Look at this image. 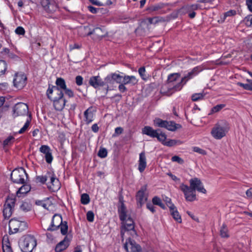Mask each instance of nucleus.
Returning <instances> with one entry per match:
<instances>
[{"mask_svg":"<svg viewBox=\"0 0 252 252\" xmlns=\"http://www.w3.org/2000/svg\"><path fill=\"white\" fill-rule=\"evenodd\" d=\"M180 189L183 192L186 200L192 202L196 199L195 190L205 194L206 190L204 188L201 180L197 178H193L189 180V186L181 184Z\"/></svg>","mask_w":252,"mask_h":252,"instance_id":"obj_1","label":"nucleus"},{"mask_svg":"<svg viewBox=\"0 0 252 252\" xmlns=\"http://www.w3.org/2000/svg\"><path fill=\"white\" fill-rule=\"evenodd\" d=\"M184 85L179 73L170 74L168 76L167 82L162 86L160 93L163 95L170 96L175 92L180 91Z\"/></svg>","mask_w":252,"mask_h":252,"instance_id":"obj_2","label":"nucleus"},{"mask_svg":"<svg viewBox=\"0 0 252 252\" xmlns=\"http://www.w3.org/2000/svg\"><path fill=\"white\" fill-rule=\"evenodd\" d=\"M118 212L120 220L122 221V228L121 235L123 238L125 232L127 231H132V233L136 235V232L134 230V224L133 219L131 218L128 213L126 207L123 203H121L120 207L118 209Z\"/></svg>","mask_w":252,"mask_h":252,"instance_id":"obj_3","label":"nucleus"},{"mask_svg":"<svg viewBox=\"0 0 252 252\" xmlns=\"http://www.w3.org/2000/svg\"><path fill=\"white\" fill-rule=\"evenodd\" d=\"M229 129V124L225 121H220L212 128L211 134L216 139H220L225 136Z\"/></svg>","mask_w":252,"mask_h":252,"instance_id":"obj_4","label":"nucleus"},{"mask_svg":"<svg viewBox=\"0 0 252 252\" xmlns=\"http://www.w3.org/2000/svg\"><path fill=\"white\" fill-rule=\"evenodd\" d=\"M36 246V241L32 235H27L19 242V246L23 252H32Z\"/></svg>","mask_w":252,"mask_h":252,"instance_id":"obj_5","label":"nucleus"},{"mask_svg":"<svg viewBox=\"0 0 252 252\" xmlns=\"http://www.w3.org/2000/svg\"><path fill=\"white\" fill-rule=\"evenodd\" d=\"M28 175L23 168L16 169L11 173V179L13 182L17 184H25Z\"/></svg>","mask_w":252,"mask_h":252,"instance_id":"obj_6","label":"nucleus"},{"mask_svg":"<svg viewBox=\"0 0 252 252\" xmlns=\"http://www.w3.org/2000/svg\"><path fill=\"white\" fill-rule=\"evenodd\" d=\"M15 204V199L8 197L3 206V213L5 218L8 219L12 215Z\"/></svg>","mask_w":252,"mask_h":252,"instance_id":"obj_7","label":"nucleus"},{"mask_svg":"<svg viewBox=\"0 0 252 252\" xmlns=\"http://www.w3.org/2000/svg\"><path fill=\"white\" fill-rule=\"evenodd\" d=\"M27 227L26 222L12 219L9 222V233H16L19 229L22 230Z\"/></svg>","mask_w":252,"mask_h":252,"instance_id":"obj_8","label":"nucleus"},{"mask_svg":"<svg viewBox=\"0 0 252 252\" xmlns=\"http://www.w3.org/2000/svg\"><path fill=\"white\" fill-rule=\"evenodd\" d=\"M49 178V182L47 183V187L49 190L52 191H56L61 188V183L56 177V176L52 173H50Z\"/></svg>","mask_w":252,"mask_h":252,"instance_id":"obj_9","label":"nucleus"},{"mask_svg":"<svg viewBox=\"0 0 252 252\" xmlns=\"http://www.w3.org/2000/svg\"><path fill=\"white\" fill-rule=\"evenodd\" d=\"M46 94L48 97L52 100H54L63 97V92L53 86L51 87H49L47 90Z\"/></svg>","mask_w":252,"mask_h":252,"instance_id":"obj_10","label":"nucleus"},{"mask_svg":"<svg viewBox=\"0 0 252 252\" xmlns=\"http://www.w3.org/2000/svg\"><path fill=\"white\" fill-rule=\"evenodd\" d=\"M147 186L146 185L143 186L137 192L136 195V199L137 201V205L139 207H141L147 200V194L146 193Z\"/></svg>","mask_w":252,"mask_h":252,"instance_id":"obj_11","label":"nucleus"},{"mask_svg":"<svg viewBox=\"0 0 252 252\" xmlns=\"http://www.w3.org/2000/svg\"><path fill=\"white\" fill-rule=\"evenodd\" d=\"M126 252H143L141 247L131 239H128L124 244Z\"/></svg>","mask_w":252,"mask_h":252,"instance_id":"obj_12","label":"nucleus"},{"mask_svg":"<svg viewBox=\"0 0 252 252\" xmlns=\"http://www.w3.org/2000/svg\"><path fill=\"white\" fill-rule=\"evenodd\" d=\"M26 81L27 77L24 73H16L13 80L14 85L16 88L21 89L26 85Z\"/></svg>","mask_w":252,"mask_h":252,"instance_id":"obj_13","label":"nucleus"},{"mask_svg":"<svg viewBox=\"0 0 252 252\" xmlns=\"http://www.w3.org/2000/svg\"><path fill=\"white\" fill-rule=\"evenodd\" d=\"M63 222L62 217L60 215L55 214L53 216L50 225L47 228L48 231L57 230Z\"/></svg>","mask_w":252,"mask_h":252,"instance_id":"obj_14","label":"nucleus"},{"mask_svg":"<svg viewBox=\"0 0 252 252\" xmlns=\"http://www.w3.org/2000/svg\"><path fill=\"white\" fill-rule=\"evenodd\" d=\"M164 4L161 3L151 5L147 7L146 11L151 15L163 14L164 12L161 10V9L164 8Z\"/></svg>","mask_w":252,"mask_h":252,"instance_id":"obj_15","label":"nucleus"},{"mask_svg":"<svg viewBox=\"0 0 252 252\" xmlns=\"http://www.w3.org/2000/svg\"><path fill=\"white\" fill-rule=\"evenodd\" d=\"M14 112L17 116L26 115L29 113L28 106L25 103H18L14 107Z\"/></svg>","mask_w":252,"mask_h":252,"instance_id":"obj_16","label":"nucleus"},{"mask_svg":"<svg viewBox=\"0 0 252 252\" xmlns=\"http://www.w3.org/2000/svg\"><path fill=\"white\" fill-rule=\"evenodd\" d=\"M39 151L44 155V158L47 163L50 164L52 162L53 157L52 151L48 146L42 145L39 148Z\"/></svg>","mask_w":252,"mask_h":252,"instance_id":"obj_17","label":"nucleus"},{"mask_svg":"<svg viewBox=\"0 0 252 252\" xmlns=\"http://www.w3.org/2000/svg\"><path fill=\"white\" fill-rule=\"evenodd\" d=\"M202 70L200 66H196L194 67L191 71L189 72L185 76L182 78L184 85L190 79L198 74L199 72Z\"/></svg>","mask_w":252,"mask_h":252,"instance_id":"obj_18","label":"nucleus"},{"mask_svg":"<svg viewBox=\"0 0 252 252\" xmlns=\"http://www.w3.org/2000/svg\"><path fill=\"white\" fill-rule=\"evenodd\" d=\"M89 83L91 86H93L94 88L102 87L105 85L104 82L102 80L99 76H94L91 77L90 78Z\"/></svg>","mask_w":252,"mask_h":252,"instance_id":"obj_19","label":"nucleus"},{"mask_svg":"<svg viewBox=\"0 0 252 252\" xmlns=\"http://www.w3.org/2000/svg\"><path fill=\"white\" fill-rule=\"evenodd\" d=\"M138 79L135 76L125 75L123 77V82L126 85L134 86L138 83Z\"/></svg>","mask_w":252,"mask_h":252,"instance_id":"obj_20","label":"nucleus"},{"mask_svg":"<svg viewBox=\"0 0 252 252\" xmlns=\"http://www.w3.org/2000/svg\"><path fill=\"white\" fill-rule=\"evenodd\" d=\"M69 240L65 237L64 239L59 243L55 247L56 252H62L65 250L69 246Z\"/></svg>","mask_w":252,"mask_h":252,"instance_id":"obj_21","label":"nucleus"},{"mask_svg":"<svg viewBox=\"0 0 252 252\" xmlns=\"http://www.w3.org/2000/svg\"><path fill=\"white\" fill-rule=\"evenodd\" d=\"M92 34H95L97 38H102L106 35L107 32L103 27H98L95 28L93 31L88 32L87 35H90Z\"/></svg>","mask_w":252,"mask_h":252,"instance_id":"obj_22","label":"nucleus"},{"mask_svg":"<svg viewBox=\"0 0 252 252\" xmlns=\"http://www.w3.org/2000/svg\"><path fill=\"white\" fill-rule=\"evenodd\" d=\"M147 165L146 158L144 152H142L139 155V159L138 163V170L142 173L145 170Z\"/></svg>","mask_w":252,"mask_h":252,"instance_id":"obj_23","label":"nucleus"},{"mask_svg":"<svg viewBox=\"0 0 252 252\" xmlns=\"http://www.w3.org/2000/svg\"><path fill=\"white\" fill-rule=\"evenodd\" d=\"M53 101L55 109L58 111L62 110L65 104V100L63 97L53 100Z\"/></svg>","mask_w":252,"mask_h":252,"instance_id":"obj_24","label":"nucleus"},{"mask_svg":"<svg viewBox=\"0 0 252 252\" xmlns=\"http://www.w3.org/2000/svg\"><path fill=\"white\" fill-rule=\"evenodd\" d=\"M85 121L87 124L93 122L94 118V113L93 108L89 107L84 112Z\"/></svg>","mask_w":252,"mask_h":252,"instance_id":"obj_25","label":"nucleus"},{"mask_svg":"<svg viewBox=\"0 0 252 252\" xmlns=\"http://www.w3.org/2000/svg\"><path fill=\"white\" fill-rule=\"evenodd\" d=\"M171 206V207H170V209H169L171 215L175 221L179 223H181L182 218L179 213L177 211L176 207L175 206Z\"/></svg>","mask_w":252,"mask_h":252,"instance_id":"obj_26","label":"nucleus"},{"mask_svg":"<svg viewBox=\"0 0 252 252\" xmlns=\"http://www.w3.org/2000/svg\"><path fill=\"white\" fill-rule=\"evenodd\" d=\"M159 129L154 130L152 127L149 126H145L142 129V133L143 134H146L148 136H151V137H156L157 136L156 134L158 131H159Z\"/></svg>","mask_w":252,"mask_h":252,"instance_id":"obj_27","label":"nucleus"},{"mask_svg":"<svg viewBox=\"0 0 252 252\" xmlns=\"http://www.w3.org/2000/svg\"><path fill=\"white\" fill-rule=\"evenodd\" d=\"M17 191L16 194L19 197H22V195L27 193L31 190V187L27 184H24Z\"/></svg>","mask_w":252,"mask_h":252,"instance_id":"obj_28","label":"nucleus"},{"mask_svg":"<svg viewBox=\"0 0 252 252\" xmlns=\"http://www.w3.org/2000/svg\"><path fill=\"white\" fill-rule=\"evenodd\" d=\"M56 86H53V87L57 88L59 90L62 91H64L66 89V85L65 80L62 78H57L56 81Z\"/></svg>","mask_w":252,"mask_h":252,"instance_id":"obj_29","label":"nucleus"},{"mask_svg":"<svg viewBox=\"0 0 252 252\" xmlns=\"http://www.w3.org/2000/svg\"><path fill=\"white\" fill-rule=\"evenodd\" d=\"M2 250L3 252H13L10 246L8 236L6 235L4 236L2 239Z\"/></svg>","mask_w":252,"mask_h":252,"instance_id":"obj_30","label":"nucleus"},{"mask_svg":"<svg viewBox=\"0 0 252 252\" xmlns=\"http://www.w3.org/2000/svg\"><path fill=\"white\" fill-rule=\"evenodd\" d=\"M123 77L124 76L114 73L107 76L105 79L108 80L111 78L112 80H114L116 83L120 84L123 82Z\"/></svg>","mask_w":252,"mask_h":252,"instance_id":"obj_31","label":"nucleus"},{"mask_svg":"<svg viewBox=\"0 0 252 252\" xmlns=\"http://www.w3.org/2000/svg\"><path fill=\"white\" fill-rule=\"evenodd\" d=\"M167 123L165 128L170 131H175L177 129L181 127L180 125L177 124L173 121H167Z\"/></svg>","mask_w":252,"mask_h":252,"instance_id":"obj_32","label":"nucleus"},{"mask_svg":"<svg viewBox=\"0 0 252 252\" xmlns=\"http://www.w3.org/2000/svg\"><path fill=\"white\" fill-rule=\"evenodd\" d=\"M58 9L56 3L54 1H51L45 10L48 12H54Z\"/></svg>","mask_w":252,"mask_h":252,"instance_id":"obj_33","label":"nucleus"},{"mask_svg":"<svg viewBox=\"0 0 252 252\" xmlns=\"http://www.w3.org/2000/svg\"><path fill=\"white\" fill-rule=\"evenodd\" d=\"M154 122L155 125L160 127L165 128L166 125L168 124L167 121L162 120L159 118L156 119Z\"/></svg>","mask_w":252,"mask_h":252,"instance_id":"obj_34","label":"nucleus"},{"mask_svg":"<svg viewBox=\"0 0 252 252\" xmlns=\"http://www.w3.org/2000/svg\"><path fill=\"white\" fill-rule=\"evenodd\" d=\"M7 69V63L3 60H0V76L3 75Z\"/></svg>","mask_w":252,"mask_h":252,"instance_id":"obj_35","label":"nucleus"},{"mask_svg":"<svg viewBox=\"0 0 252 252\" xmlns=\"http://www.w3.org/2000/svg\"><path fill=\"white\" fill-rule=\"evenodd\" d=\"M220 235L223 238H227L229 237L228 234V230L225 224H223L220 227Z\"/></svg>","mask_w":252,"mask_h":252,"instance_id":"obj_36","label":"nucleus"},{"mask_svg":"<svg viewBox=\"0 0 252 252\" xmlns=\"http://www.w3.org/2000/svg\"><path fill=\"white\" fill-rule=\"evenodd\" d=\"M152 201L154 205H158L163 209L165 208L164 205L162 203L161 199L159 197H154L153 198Z\"/></svg>","mask_w":252,"mask_h":252,"instance_id":"obj_37","label":"nucleus"},{"mask_svg":"<svg viewBox=\"0 0 252 252\" xmlns=\"http://www.w3.org/2000/svg\"><path fill=\"white\" fill-rule=\"evenodd\" d=\"M20 208L24 212H28L31 209V204L27 202H23L20 206Z\"/></svg>","mask_w":252,"mask_h":252,"instance_id":"obj_38","label":"nucleus"},{"mask_svg":"<svg viewBox=\"0 0 252 252\" xmlns=\"http://www.w3.org/2000/svg\"><path fill=\"white\" fill-rule=\"evenodd\" d=\"M159 131H158L156 137L157 138L158 140L161 142L162 144H164V142H166L165 140L166 139V135L164 133H159Z\"/></svg>","mask_w":252,"mask_h":252,"instance_id":"obj_39","label":"nucleus"},{"mask_svg":"<svg viewBox=\"0 0 252 252\" xmlns=\"http://www.w3.org/2000/svg\"><path fill=\"white\" fill-rule=\"evenodd\" d=\"M50 173H47L45 176H38L37 179L39 182L42 184H45L47 181H48Z\"/></svg>","mask_w":252,"mask_h":252,"instance_id":"obj_40","label":"nucleus"},{"mask_svg":"<svg viewBox=\"0 0 252 252\" xmlns=\"http://www.w3.org/2000/svg\"><path fill=\"white\" fill-rule=\"evenodd\" d=\"M61 227V232L63 235H65L67 233L68 226L66 221L63 222L60 226Z\"/></svg>","mask_w":252,"mask_h":252,"instance_id":"obj_41","label":"nucleus"},{"mask_svg":"<svg viewBox=\"0 0 252 252\" xmlns=\"http://www.w3.org/2000/svg\"><path fill=\"white\" fill-rule=\"evenodd\" d=\"M14 140V137H13L12 136H8L6 139H5L3 141V146H6L10 145L11 144H12L13 143Z\"/></svg>","mask_w":252,"mask_h":252,"instance_id":"obj_42","label":"nucleus"},{"mask_svg":"<svg viewBox=\"0 0 252 252\" xmlns=\"http://www.w3.org/2000/svg\"><path fill=\"white\" fill-rule=\"evenodd\" d=\"M81 201L83 204H87L90 202V197L89 195L84 193L81 195Z\"/></svg>","mask_w":252,"mask_h":252,"instance_id":"obj_43","label":"nucleus"},{"mask_svg":"<svg viewBox=\"0 0 252 252\" xmlns=\"http://www.w3.org/2000/svg\"><path fill=\"white\" fill-rule=\"evenodd\" d=\"M204 97V94L202 93L194 94L191 96V99L193 101H196L200 99H202Z\"/></svg>","mask_w":252,"mask_h":252,"instance_id":"obj_44","label":"nucleus"},{"mask_svg":"<svg viewBox=\"0 0 252 252\" xmlns=\"http://www.w3.org/2000/svg\"><path fill=\"white\" fill-rule=\"evenodd\" d=\"M30 123V120H28L24 126L19 130L18 133L20 134L24 133L29 127Z\"/></svg>","mask_w":252,"mask_h":252,"instance_id":"obj_45","label":"nucleus"},{"mask_svg":"<svg viewBox=\"0 0 252 252\" xmlns=\"http://www.w3.org/2000/svg\"><path fill=\"white\" fill-rule=\"evenodd\" d=\"M237 85L241 86L247 90L252 91V83L251 84H243L240 82H238Z\"/></svg>","mask_w":252,"mask_h":252,"instance_id":"obj_46","label":"nucleus"},{"mask_svg":"<svg viewBox=\"0 0 252 252\" xmlns=\"http://www.w3.org/2000/svg\"><path fill=\"white\" fill-rule=\"evenodd\" d=\"M225 107V104H220L217 105L212 108V113H216L220 111L221 109Z\"/></svg>","mask_w":252,"mask_h":252,"instance_id":"obj_47","label":"nucleus"},{"mask_svg":"<svg viewBox=\"0 0 252 252\" xmlns=\"http://www.w3.org/2000/svg\"><path fill=\"white\" fill-rule=\"evenodd\" d=\"M189 7V5H186L183 7L180 10V12L182 13H189L193 11V10Z\"/></svg>","mask_w":252,"mask_h":252,"instance_id":"obj_48","label":"nucleus"},{"mask_svg":"<svg viewBox=\"0 0 252 252\" xmlns=\"http://www.w3.org/2000/svg\"><path fill=\"white\" fill-rule=\"evenodd\" d=\"M178 142L181 143L180 141L174 139H171L168 141H166V142H164V145L167 146L171 147L176 145Z\"/></svg>","mask_w":252,"mask_h":252,"instance_id":"obj_49","label":"nucleus"},{"mask_svg":"<svg viewBox=\"0 0 252 252\" xmlns=\"http://www.w3.org/2000/svg\"><path fill=\"white\" fill-rule=\"evenodd\" d=\"M97 155L99 157L101 158H105L107 155V152L106 149H105V148L100 149L99 150Z\"/></svg>","mask_w":252,"mask_h":252,"instance_id":"obj_50","label":"nucleus"},{"mask_svg":"<svg viewBox=\"0 0 252 252\" xmlns=\"http://www.w3.org/2000/svg\"><path fill=\"white\" fill-rule=\"evenodd\" d=\"M138 73L142 79L146 80V76L145 75V68L144 67H141L138 69Z\"/></svg>","mask_w":252,"mask_h":252,"instance_id":"obj_51","label":"nucleus"},{"mask_svg":"<svg viewBox=\"0 0 252 252\" xmlns=\"http://www.w3.org/2000/svg\"><path fill=\"white\" fill-rule=\"evenodd\" d=\"M171 160L172 161L177 162L180 164H183L184 163V160L177 156L172 157Z\"/></svg>","mask_w":252,"mask_h":252,"instance_id":"obj_52","label":"nucleus"},{"mask_svg":"<svg viewBox=\"0 0 252 252\" xmlns=\"http://www.w3.org/2000/svg\"><path fill=\"white\" fill-rule=\"evenodd\" d=\"M245 23L246 25L250 27L252 26V15L248 16L245 18Z\"/></svg>","mask_w":252,"mask_h":252,"instance_id":"obj_53","label":"nucleus"},{"mask_svg":"<svg viewBox=\"0 0 252 252\" xmlns=\"http://www.w3.org/2000/svg\"><path fill=\"white\" fill-rule=\"evenodd\" d=\"M87 219L90 222H93L94 220V214L93 212L89 211L87 213Z\"/></svg>","mask_w":252,"mask_h":252,"instance_id":"obj_54","label":"nucleus"},{"mask_svg":"<svg viewBox=\"0 0 252 252\" xmlns=\"http://www.w3.org/2000/svg\"><path fill=\"white\" fill-rule=\"evenodd\" d=\"M154 24H157L160 22H163L165 21V19L162 17L156 16L154 17Z\"/></svg>","mask_w":252,"mask_h":252,"instance_id":"obj_55","label":"nucleus"},{"mask_svg":"<svg viewBox=\"0 0 252 252\" xmlns=\"http://www.w3.org/2000/svg\"><path fill=\"white\" fill-rule=\"evenodd\" d=\"M163 200L166 203L167 206L169 207V209H170V207H171V206H174V205L172 204L171 202V199L170 198L165 196L163 198Z\"/></svg>","mask_w":252,"mask_h":252,"instance_id":"obj_56","label":"nucleus"},{"mask_svg":"<svg viewBox=\"0 0 252 252\" xmlns=\"http://www.w3.org/2000/svg\"><path fill=\"white\" fill-rule=\"evenodd\" d=\"M15 32L19 35H24L25 31L24 29L22 27H18L16 29Z\"/></svg>","mask_w":252,"mask_h":252,"instance_id":"obj_57","label":"nucleus"},{"mask_svg":"<svg viewBox=\"0 0 252 252\" xmlns=\"http://www.w3.org/2000/svg\"><path fill=\"white\" fill-rule=\"evenodd\" d=\"M83 78L81 76H77L75 78V82L78 86H81L83 84Z\"/></svg>","mask_w":252,"mask_h":252,"instance_id":"obj_58","label":"nucleus"},{"mask_svg":"<svg viewBox=\"0 0 252 252\" xmlns=\"http://www.w3.org/2000/svg\"><path fill=\"white\" fill-rule=\"evenodd\" d=\"M125 86H126V85L124 84V83L123 82L120 84V85L118 87V89L120 92L124 93L127 91V88H126V87Z\"/></svg>","mask_w":252,"mask_h":252,"instance_id":"obj_59","label":"nucleus"},{"mask_svg":"<svg viewBox=\"0 0 252 252\" xmlns=\"http://www.w3.org/2000/svg\"><path fill=\"white\" fill-rule=\"evenodd\" d=\"M63 91L64 92L65 94L69 97H72L74 96L73 92L70 89L66 88V89H65Z\"/></svg>","mask_w":252,"mask_h":252,"instance_id":"obj_60","label":"nucleus"},{"mask_svg":"<svg viewBox=\"0 0 252 252\" xmlns=\"http://www.w3.org/2000/svg\"><path fill=\"white\" fill-rule=\"evenodd\" d=\"M193 150L195 152H197V153H198L202 154V155H205L206 154V152L204 150H203L197 147H193Z\"/></svg>","mask_w":252,"mask_h":252,"instance_id":"obj_61","label":"nucleus"},{"mask_svg":"<svg viewBox=\"0 0 252 252\" xmlns=\"http://www.w3.org/2000/svg\"><path fill=\"white\" fill-rule=\"evenodd\" d=\"M88 8L91 13L94 14L96 13L100 10L99 8H96L92 6H88Z\"/></svg>","mask_w":252,"mask_h":252,"instance_id":"obj_62","label":"nucleus"},{"mask_svg":"<svg viewBox=\"0 0 252 252\" xmlns=\"http://www.w3.org/2000/svg\"><path fill=\"white\" fill-rule=\"evenodd\" d=\"M246 194L248 198L252 199V188L248 189L246 192Z\"/></svg>","mask_w":252,"mask_h":252,"instance_id":"obj_63","label":"nucleus"},{"mask_svg":"<svg viewBox=\"0 0 252 252\" xmlns=\"http://www.w3.org/2000/svg\"><path fill=\"white\" fill-rule=\"evenodd\" d=\"M246 4L248 9L252 12V0H246Z\"/></svg>","mask_w":252,"mask_h":252,"instance_id":"obj_64","label":"nucleus"}]
</instances>
